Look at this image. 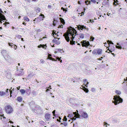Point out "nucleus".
<instances>
[{"label":"nucleus","mask_w":127,"mask_h":127,"mask_svg":"<svg viewBox=\"0 0 127 127\" xmlns=\"http://www.w3.org/2000/svg\"><path fill=\"white\" fill-rule=\"evenodd\" d=\"M33 21H34L33 23L34 24L41 21L38 17L37 18H35L34 20H33Z\"/></svg>","instance_id":"f3484780"},{"label":"nucleus","mask_w":127,"mask_h":127,"mask_svg":"<svg viewBox=\"0 0 127 127\" xmlns=\"http://www.w3.org/2000/svg\"><path fill=\"white\" fill-rule=\"evenodd\" d=\"M110 125L108 124L105 122H104V127H107L108 126H109Z\"/></svg>","instance_id":"b1692460"},{"label":"nucleus","mask_w":127,"mask_h":127,"mask_svg":"<svg viewBox=\"0 0 127 127\" xmlns=\"http://www.w3.org/2000/svg\"><path fill=\"white\" fill-rule=\"evenodd\" d=\"M79 37L81 38H83L84 37V35L83 33H81L79 34Z\"/></svg>","instance_id":"c756f323"},{"label":"nucleus","mask_w":127,"mask_h":127,"mask_svg":"<svg viewBox=\"0 0 127 127\" xmlns=\"http://www.w3.org/2000/svg\"><path fill=\"white\" fill-rule=\"evenodd\" d=\"M51 115L49 113L46 114L45 116V120L46 121H49L51 119Z\"/></svg>","instance_id":"0eeeda50"},{"label":"nucleus","mask_w":127,"mask_h":127,"mask_svg":"<svg viewBox=\"0 0 127 127\" xmlns=\"http://www.w3.org/2000/svg\"><path fill=\"white\" fill-rule=\"evenodd\" d=\"M49 91H50V90H49V89H47L46 90V92H47Z\"/></svg>","instance_id":"bf43d9fd"},{"label":"nucleus","mask_w":127,"mask_h":127,"mask_svg":"<svg viewBox=\"0 0 127 127\" xmlns=\"http://www.w3.org/2000/svg\"><path fill=\"white\" fill-rule=\"evenodd\" d=\"M38 17L39 20H40V21H41L43 20L45 18V16L43 14H41Z\"/></svg>","instance_id":"ddd939ff"},{"label":"nucleus","mask_w":127,"mask_h":127,"mask_svg":"<svg viewBox=\"0 0 127 127\" xmlns=\"http://www.w3.org/2000/svg\"><path fill=\"white\" fill-rule=\"evenodd\" d=\"M59 122H61V117H59Z\"/></svg>","instance_id":"13d9d810"},{"label":"nucleus","mask_w":127,"mask_h":127,"mask_svg":"<svg viewBox=\"0 0 127 127\" xmlns=\"http://www.w3.org/2000/svg\"><path fill=\"white\" fill-rule=\"evenodd\" d=\"M87 2H88L89 3H90V2L88 0L86 1H85V2L86 3V4H87Z\"/></svg>","instance_id":"052dcab7"},{"label":"nucleus","mask_w":127,"mask_h":127,"mask_svg":"<svg viewBox=\"0 0 127 127\" xmlns=\"http://www.w3.org/2000/svg\"><path fill=\"white\" fill-rule=\"evenodd\" d=\"M55 110H54L52 112V113L53 114V115L54 116H56L55 114Z\"/></svg>","instance_id":"de8ad7c7"},{"label":"nucleus","mask_w":127,"mask_h":127,"mask_svg":"<svg viewBox=\"0 0 127 127\" xmlns=\"http://www.w3.org/2000/svg\"><path fill=\"white\" fill-rule=\"evenodd\" d=\"M9 89H7L6 90V92L7 93H8L9 94V92H8Z\"/></svg>","instance_id":"864d4df0"},{"label":"nucleus","mask_w":127,"mask_h":127,"mask_svg":"<svg viewBox=\"0 0 127 127\" xmlns=\"http://www.w3.org/2000/svg\"><path fill=\"white\" fill-rule=\"evenodd\" d=\"M109 48H108L109 50L111 52L113 51H114L115 50V48L113 46H109Z\"/></svg>","instance_id":"2eb2a0df"},{"label":"nucleus","mask_w":127,"mask_h":127,"mask_svg":"<svg viewBox=\"0 0 127 127\" xmlns=\"http://www.w3.org/2000/svg\"><path fill=\"white\" fill-rule=\"evenodd\" d=\"M115 93L118 95H120L121 93V91L118 90H116L115 91Z\"/></svg>","instance_id":"f704fd0d"},{"label":"nucleus","mask_w":127,"mask_h":127,"mask_svg":"<svg viewBox=\"0 0 127 127\" xmlns=\"http://www.w3.org/2000/svg\"><path fill=\"white\" fill-rule=\"evenodd\" d=\"M80 115L77 113L74 116L75 117H77L78 118H80Z\"/></svg>","instance_id":"2f4dec72"},{"label":"nucleus","mask_w":127,"mask_h":127,"mask_svg":"<svg viewBox=\"0 0 127 127\" xmlns=\"http://www.w3.org/2000/svg\"><path fill=\"white\" fill-rule=\"evenodd\" d=\"M107 42L108 44H111L112 45L114 44V43L112 42L111 41H109V40H108L107 41Z\"/></svg>","instance_id":"72a5a7b5"},{"label":"nucleus","mask_w":127,"mask_h":127,"mask_svg":"<svg viewBox=\"0 0 127 127\" xmlns=\"http://www.w3.org/2000/svg\"><path fill=\"white\" fill-rule=\"evenodd\" d=\"M33 76V75L32 73L29 74L27 77V79H29Z\"/></svg>","instance_id":"393cba45"},{"label":"nucleus","mask_w":127,"mask_h":127,"mask_svg":"<svg viewBox=\"0 0 127 127\" xmlns=\"http://www.w3.org/2000/svg\"><path fill=\"white\" fill-rule=\"evenodd\" d=\"M39 124L42 125H44L45 124V122L42 121H41L39 122Z\"/></svg>","instance_id":"473e14b6"},{"label":"nucleus","mask_w":127,"mask_h":127,"mask_svg":"<svg viewBox=\"0 0 127 127\" xmlns=\"http://www.w3.org/2000/svg\"><path fill=\"white\" fill-rule=\"evenodd\" d=\"M113 99L114 100L112 101V102L115 105H117L120 103H122L123 102V99L118 95L114 96Z\"/></svg>","instance_id":"f03ea898"},{"label":"nucleus","mask_w":127,"mask_h":127,"mask_svg":"<svg viewBox=\"0 0 127 127\" xmlns=\"http://www.w3.org/2000/svg\"><path fill=\"white\" fill-rule=\"evenodd\" d=\"M17 100L19 102H21L23 100V98L21 96H18L17 98Z\"/></svg>","instance_id":"aec40b11"},{"label":"nucleus","mask_w":127,"mask_h":127,"mask_svg":"<svg viewBox=\"0 0 127 127\" xmlns=\"http://www.w3.org/2000/svg\"><path fill=\"white\" fill-rule=\"evenodd\" d=\"M48 58H47V60L49 59L50 60H52L53 61H56V60L52 58V57H50V56H52V55L51 54H50L48 53Z\"/></svg>","instance_id":"dca6fc26"},{"label":"nucleus","mask_w":127,"mask_h":127,"mask_svg":"<svg viewBox=\"0 0 127 127\" xmlns=\"http://www.w3.org/2000/svg\"><path fill=\"white\" fill-rule=\"evenodd\" d=\"M60 20L61 21V22L64 25L65 23V22L64 19L62 18H60Z\"/></svg>","instance_id":"5701e85b"},{"label":"nucleus","mask_w":127,"mask_h":127,"mask_svg":"<svg viewBox=\"0 0 127 127\" xmlns=\"http://www.w3.org/2000/svg\"><path fill=\"white\" fill-rule=\"evenodd\" d=\"M20 87L19 86V87H17V89L18 90H19V89H20Z\"/></svg>","instance_id":"774afa93"},{"label":"nucleus","mask_w":127,"mask_h":127,"mask_svg":"<svg viewBox=\"0 0 127 127\" xmlns=\"http://www.w3.org/2000/svg\"><path fill=\"white\" fill-rule=\"evenodd\" d=\"M2 13H3V12L0 8V23L1 22L2 20H6L5 16L2 14Z\"/></svg>","instance_id":"423d86ee"},{"label":"nucleus","mask_w":127,"mask_h":127,"mask_svg":"<svg viewBox=\"0 0 127 127\" xmlns=\"http://www.w3.org/2000/svg\"><path fill=\"white\" fill-rule=\"evenodd\" d=\"M124 81H127V77H126V79H125V78L124 79Z\"/></svg>","instance_id":"69168bd1"},{"label":"nucleus","mask_w":127,"mask_h":127,"mask_svg":"<svg viewBox=\"0 0 127 127\" xmlns=\"http://www.w3.org/2000/svg\"><path fill=\"white\" fill-rule=\"evenodd\" d=\"M0 95L1 96H3L5 94V92H4L3 91L1 92L0 91Z\"/></svg>","instance_id":"7c9ffc66"},{"label":"nucleus","mask_w":127,"mask_h":127,"mask_svg":"<svg viewBox=\"0 0 127 127\" xmlns=\"http://www.w3.org/2000/svg\"><path fill=\"white\" fill-rule=\"evenodd\" d=\"M111 120L113 123H118L120 121V120L119 119L113 117L112 118Z\"/></svg>","instance_id":"9b49d317"},{"label":"nucleus","mask_w":127,"mask_h":127,"mask_svg":"<svg viewBox=\"0 0 127 127\" xmlns=\"http://www.w3.org/2000/svg\"><path fill=\"white\" fill-rule=\"evenodd\" d=\"M40 63H43L44 62V61L42 59H41L40 60Z\"/></svg>","instance_id":"09e8293b"},{"label":"nucleus","mask_w":127,"mask_h":127,"mask_svg":"<svg viewBox=\"0 0 127 127\" xmlns=\"http://www.w3.org/2000/svg\"><path fill=\"white\" fill-rule=\"evenodd\" d=\"M24 73L23 72L22 70L21 71H20V72L18 74V75L19 76H21L23 75Z\"/></svg>","instance_id":"c85d7f7f"},{"label":"nucleus","mask_w":127,"mask_h":127,"mask_svg":"<svg viewBox=\"0 0 127 127\" xmlns=\"http://www.w3.org/2000/svg\"><path fill=\"white\" fill-rule=\"evenodd\" d=\"M8 45L9 46H10L11 47V45H13V44L12 43H11L9 42L8 43Z\"/></svg>","instance_id":"3c124183"},{"label":"nucleus","mask_w":127,"mask_h":127,"mask_svg":"<svg viewBox=\"0 0 127 127\" xmlns=\"http://www.w3.org/2000/svg\"><path fill=\"white\" fill-rule=\"evenodd\" d=\"M63 120L64 121H66L67 120V119L66 117V116H64Z\"/></svg>","instance_id":"58836bf2"},{"label":"nucleus","mask_w":127,"mask_h":127,"mask_svg":"<svg viewBox=\"0 0 127 127\" xmlns=\"http://www.w3.org/2000/svg\"><path fill=\"white\" fill-rule=\"evenodd\" d=\"M83 82H84V85H85V84H86L85 85V86L87 87H88V82H87V80L86 79H84L83 80Z\"/></svg>","instance_id":"6ab92c4d"},{"label":"nucleus","mask_w":127,"mask_h":127,"mask_svg":"<svg viewBox=\"0 0 127 127\" xmlns=\"http://www.w3.org/2000/svg\"><path fill=\"white\" fill-rule=\"evenodd\" d=\"M35 32H40L41 30L40 28H37L35 29Z\"/></svg>","instance_id":"412c9836"},{"label":"nucleus","mask_w":127,"mask_h":127,"mask_svg":"<svg viewBox=\"0 0 127 127\" xmlns=\"http://www.w3.org/2000/svg\"><path fill=\"white\" fill-rule=\"evenodd\" d=\"M23 18L24 20L26 21L27 22H29L30 21L29 19L27 17L25 16Z\"/></svg>","instance_id":"bb28decb"},{"label":"nucleus","mask_w":127,"mask_h":127,"mask_svg":"<svg viewBox=\"0 0 127 127\" xmlns=\"http://www.w3.org/2000/svg\"><path fill=\"white\" fill-rule=\"evenodd\" d=\"M61 124H64V126H66L67 125V124L66 122H64V123H61Z\"/></svg>","instance_id":"37998d69"},{"label":"nucleus","mask_w":127,"mask_h":127,"mask_svg":"<svg viewBox=\"0 0 127 127\" xmlns=\"http://www.w3.org/2000/svg\"><path fill=\"white\" fill-rule=\"evenodd\" d=\"M80 113L82 117L86 118L88 117V115L87 113L82 111H81Z\"/></svg>","instance_id":"1a4fd4ad"},{"label":"nucleus","mask_w":127,"mask_h":127,"mask_svg":"<svg viewBox=\"0 0 127 127\" xmlns=\"http://www.w3.org/2000/svg\"><path fill=\"white\" fill-rule=\"evenodd\" d=\"M40 10V8L39 7L37 8L36 9H35V11L37 13L39 12Z\"/></svg>","instance_id":"cd10ccee"},{"label":"nucleus","mask_w":127,"mask_h":127,"mask_svg":"<svg viewBox=\"0 0 127 127\" xmlns=\"http://www.w3.org/2000/svg\"><path fill=\"white\" fill-rule=\"evenodd\" d=\"M17 46L14 44L11 45V47L13 48L15 50H16L17 49Z\"/></svg>","instance_id":"a878e982"},{"label":"nucleus","mask_w":127,"mask_h":127,"mask_svg":"<svg viewBox=\"0 0 127 127\" xmlns=\"http://www.w3.org/2000/svg\"><path fill=\"white\" fill-rule=\"evenodd\" d=\"M6 119V118L4 116V114L0 115V120L2 121H4Z\"/></svg>","instance_id":"4468645a"},{"label":"nucleus","mask_w":127,"mask_h":127,"mask_svg":"<svg viewBox=\"0 0 127 127\" xmlns=\"http://www.w3.org/2000/svg\"><path fill=\"white\" fill-rule=\"evenodd\" d=\"M91 0L93 3H95L96 1V0Z\"/></svg>","instance_id":"603ef678"},{"label":"nucleus","mask_w":127,"mask_h":127,"mask_svg":"<svg viewBox=\"0 0 127 127\" xmlns=\"http://www.w3.org/2000/svg\"><path fill=\"white\" fill-rule=\"evenodd\" d=\"M9 122L11 123H13V122L12 121H9Z\"/></svg>","instance_id":"338daca9"},{"label":"nucleus","mask_w":127,"mask_h":127,"mask_svg":"<svg viewBox=\"0 0 127 127\" xmlns=\"http://www.w3.org/2000/svg\"><path fill=\"white\" fill-rule=\"evenodd\" d=\"M82 89L84 92H85L86 93H88L89 92L88 89L85 88V87H83Z\"/></svg>","instance_id":"4be33fe9"},{"label":"nucleus","mask_w":127,"mask_h":127,"mask_svg":"<svg viewBox=\"0 0 127 127\" xmlns=\"http://www.w3.org/2000/svg\"><path fill=\"white\" fill-rule=\"evenodd\" d=\"M47 37H42V39H43L45 38H47Z\"/></svg>","instance_id":"0e129e2a"},{"label":"nucleus","mask_w":127,"mask_h":127,"mask_svg":"<svg viewBox=\"0 0 127 127\" xmlns=\"http://www.w3.org/2000/svg\"><path fill=\"white\" fill-rule=\"evenodd\" d=\"M9 91L10 92V97H11L12 96V91L10 89L9 90Z\"/></svg>","instance_id":"a18cd8bd"},{"label":"nucleus","mask_w":127,"mask_h":127,"mask_svg":"<svg viewBox=\"0 0 127 127\" xmlns=\"http://www.w3.org/2000/svg\"><path fill=\"white\" fill-rule=\"evenodd\" d=\"M20 91L22 94H24L25 92V90L23 89H21L20 90Z\"/></svg>","instance_id":"c9c22d12"},{"label":"nucleus","mask_w":127,"mask_h":127,"mask_svg":"<svg viewBox=\"0 0 127 127\" xmlns=\"http://www.w3.org/2000/svg\"><path fill=\"white\" fill-rule=\"evenodd\" d=\"M82 44L83 47H88L90 45L89 42V41H87L86 40H83L81 42Z\"/></svg>","instance_id":"20e7f679"},{"label":"nucleus","mask_w":127,"mask_h":127,"mask_svg":"<svg viewBox=\"0 0 127 127\" xmlns=\"http://www.w3.org/2000/svg\"><path fill=\"white\" fill-rule=\"evenodd\" d=\"M23 25H24L25 26H26V23H25V22H24L23 23Z\"/></svg>","instance_id":"e2e57ef3"},{"label":"nucleus","mask_w":127,"mask_h":127,"mask_svg":"<svg viewBox=\"0 0 127 127\" xmlns=\"http://www.w3.org/2000/svg\"><path fill=\"white\" fill-rule=\"evenodd\" d=\"M77 26V28L79 30L80 29L81 30H83V29H87V28H86V27L84 26L83 25H79L78 26Z\"/></svg>","instance_id":"f8f14e48"},{"label":"nucleus","mask_w":127,"mask_h":127,"mask_svg":"<svg viewBox=\"0 0 127 127\" xmlns=\"http://www.w3.org/2000/svg\"><path fill=\"white\" fill-rule=\"evenodd\" d=\"M60 38H55L52 40V42L54 43L57 45H59L60 43V42L59 41Z\"/></svg>","instance_id":"9d476101"},{"label":"nucleus","mask_w":127,"mask_h":127,"mask_svg":"<svg viewBox=\"0 0 127 127\" xmlns=\"http://www.w3.org/2000/svg\"><path fill=\"white\" fill-rule=\"evenodd\" d=\"M116 48L119 49H122V47L121 46L116 45Z\"/></svg>","instance_id":"e433bc0d"},{"label":"nucleus","mask_w":127,"mask_h":127,"mask_svg":"<svg viewBox=\"0 0 127 127\" xmlns=\"http://www.w3.org/2000/svg\"><path fill=\"white\" fill-rule=\"evenodd\" d=\"M37 109H35L34 111L35 113L38 114H42V110L40 107H37Z\"/></svg>","instance_id":"6e6552de"},{"label":"nucleus","mask_w":127,"mask_h":127,"mask_svg":"<svg viewBox=\"0 0 127 127\" xmlns=\"http://www.w3.org/2000/svg\"><path fill=\"white\" fill-rule=\"evenodd\" d=\"M91 91L92 92H94L95 91V88H92L91 89Z\"/></svg>","instance_id":"a19ab883"},{"label":"nucleus","mask_w":127,"mask_h":127,"mask_svg":"<svg viewBox=\"0 0 127 127\" xmlns=\"http://www.w3.org/2000/svg\"><path fill=\"white\" fill-rule=\"evenodd\" d=\"M94 39V38L93 37L91 36V37L90 39L91 40L93 41Z\"/></svg>","instance_id":"8fccbe9b"},{"label":"nucleus","mask_w":127,"mask_h":127,"mask_svg":"<svg viewBox=\"0 0 127 127\" xmlns=\"http://www.w3.org/2000/svg\"><path fill=\"white\" fill-rule=\"evenodd\" d=\"M102 50L101 49H98L94 50L93 52L92 53L94 54H100L102 52Z\"/></svg>","instance_id":"39448f33"},{"label":"nucleus","mask_w":127,"mask_h":127,"mask_svg":"<svg viewBox=\"0 0 127 127\" xmlns=\"http://www.w3.org/2000/svg\"><path fill=\"white\" fill-rule=\"evenodd\" d=\"M56 59H55L56 60V61H57V60H58L59 61H60L61 60V59L60 58L58 57H56L55 58Z\"/></svg>","instance_id":"79ce46f5"},{"label":"nucleus","mask_w":127,"mask_h":127,"mask_svg":"<svg viewBox=\"0 0 127 127\" xmlns=\"http://www.w3.org/2000/svg\"><path fill=\"white\" fill-rule=\"evenodd\" d=\"M63 25H60L59 26V28H63Z\"/></svg>","instance_id":"4d7b16f0"},{"label":"nucleus","mask_w":127,"mask_h":127,"mask_svg":"<svg viewBox=\"0 0 127 127\" xmlns=\"http://www.w3.org/2000/svg\"><path fill=\"white\" fill-rule=\"evenodd\" d=\"M48 8H51V5H48Z\"/></svg>","instance_id":"680f3d73"},{"label":"nucleus","mask_w":127,"mask_h":127,"mask_svg":"<svg viewBox=\"0 0 127 127\" xmlns=\"http://www.w3.org/2000/svg\"><path fill=\"white\" fill-rule=\"evenodd\" d=\"M6 112L8 114L11 113L13 111V109L12 106L9 104L6 105L4 107Z\"/></svg>","instance_id":"7ed1b4c3"},{"label":"nucleus","mask_w":127,"mask_h":127,"mask_svg":"<svg viewBox=\"0 0 127 127\" xmlns=\"http://www.w3.org/2000/svg\"><path fill=\"white\" fill-rule=\"evenodd\" d=\"M76 112H73V114L75 115H76L77 113H78V111L77 110H76Z\"/></svg>","instance_id":"49530a36"},{"label":"nucleus","mask_w":127,"mask_h":127,"mask_svg":"<svg viewBox=\"0 0 127 127\" xmlns=\"http://www.w3.org/2000/svg\"><path fill=\"white\" fill-rule=\"evenodd\" d=\"M76 117H73V118H72V120L73 121L74 120H76Z\"/></svg>","instance_id":"5fc2aeb1"},{"label":"nucleus","mask_w":127,"mask_h":127,"mask_svg":"<svg viewBox=\"0 0 127 127\" xmlns=\"http://www.w3.org/2000/svg\"><path fill=\"white\" fill-rule=\"evenodd\" d=\"M16 37L18 38H19V39H20L21 38V37H22V36L20 35H17Z\"/></svg>","instance_id":"ea45409f"},{"label":"nucleus","mask_w":127,"mask_h":127,"mask_svg":"<svg viewBox=\"0 0 127 127\" xmlns=\"http://www.w3.org/2000/svg\"><path fill=\"white\" fill-rule=\"evenodd\" d=\"M103 58L102 57H101L100 58H98L97 59V60H98L99 61V60L101 61V59H102Z\"/></svg>","instance_id":"6e6d98bb"},{"label":"nucleus","mask_w":127,"mask_h":127,"mask_svg":"<svg viewBox=\"0 0 127 127\" xmlns=\"http://www.w3.org/2000/svg\"><path fill=\"white\" fill-rule=\"evenodd\" d=\"M68 29V31H67L66 33H64L63 36L67 42H69L70 39L71 40H70V44L71 45L74 44L75 41L73 40L75 37L74 36L76 35L77 32L71 27Z\"/></svg>","instance_id":"f257e3e1"},{"label":"nucleus","mask_w":127,"mask_h":127,"mask_svg":"<svg viewBox=\"0 0 127 127\" xmlns=\"http://www.w3.org/2000/svg\"><path fill=\"white\" fill-rule=\"evenodd\" d=\"M44 46H45L44 45H42V44H40V45H38V48H40L41 47H42L43 48H44Z\"/></svg>","instance_id":"4c0bfd02"},{"label":"nucleus","mask_w":127,"mask_h":127,"mask_svg":"<svg viewBox=\"0 0 127 127\" xmlns=\"http://www.w3.org/2000/svg\"><path fill=\"white\" fill-rule=\"evenodd\" d=\"M2 53L3 54V56H5L6 55H8V56L9 55L7 53V52L5 50H3L2 51Z\"/></svg>","instance_id":"a211bd4d"},{"label":"nucleus","mask_w":127,"mask_h":127,"mask_svg":"<svg viewBox=\"0 0 127 127\" xmlns=\"http://www.w3.org/2000/svg\"><path fill=\"white\" fill-rule=\"evenodd\" d=\"M54 34H55V35H57L56 36H58V35L55 32H54V31H53V32L52 33V34H53V35H54Z\"/></svg>","instance_id":"c03bdc74"}]
</instances>
